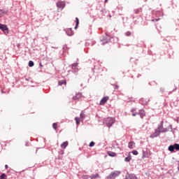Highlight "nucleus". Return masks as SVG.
<instances>
[{
	"label": "nucleus",
	"mask_w": 179,
	"mask_h": 179,
	"mask_svg": "<svg viewBox=\"0 0 179 179\" xmlns=\"http://www.w3.org/2000/svg\"><path fill=\"white\" fill-rule=\"evenodd\" d=\"M105 124L108 128H111L113 124H115V118L114 117H107L105 120Z\"/></svg>",
	"instance_id": "1"
},
{
	"label": "nucleus",
	"mask_w": 179,
	"mask_h": 179,
	"mask_svg": "<svg viewBox=\"0 0 179 179\" xmlns=\"http://www.w3.org/2000/svg\"><path fill=\"white\" fill-rule=\"evenodd\" d=\"M121 174L120 171H114L111 172L106 178V179H115Z\"/></svg>",
	"instance_id": "2"
},
{
	"label": "nucleus",
	"mask_w": 179,
	"mask_h": 179,
	"mask_svg": "<svg viewBox=\"0 0 179 179\" xmlns=\"http://www.w3.org/2000/svg\"><path fill=\"white\" fill-rule=\"evenodd\" d=\"M164 122L161 121L160 124H158V127L157 128V129L158 131H159L161 132V134H164V132H167L169 131V129H167V128L163 127Z\"/></svg>",
	"instance_id": "3"
},
{
	"label": "nucleus",
	"mask_w": 179,
	"mask_h": 179,
	"mask_svg": "<svg viewBox=\"0 0 179 179\" xmlns=\"http://www.w3.org/2000/svg\"><path fill=\"white\" fill-rule=\"evenodd\" d=\"M161 132L157 129H155V132L150 135V138H151L152 139L157 138V136H159Z\"/></svg>",
	"instance_id": "4"
},
{
	"label": "nucleus",
	"mask_w": 179,
	"mask_h": 179,
	"mask_svg": "<svg viewBox=\"0 0 179 179\" xmlns=\"http://www.w3.org/2000/svg\"><path fill=\"white\" fill-rule=\"evenodd\" d=\"M78 63H74L71 65V69L73 70V73H78L79 69H78Z\"/></svg>",
	"instance_id": "5"
},
{
	"label": "nucleus",
	"mask_w": 179,
	"mask_h": 179,
	"mask_svg": "<svg viewBox=\"0 0 179 179\" xmlns=\"http://www.w3.org/2000/svg\"><path fill=\"white\" fill-rule=\"evenodd\" d=\"M57 6L59 9L62 10L65 8V3L64 1H59L57 3Z\"/></svg>",
	"instance_id": "6"
},
{
	"label": "nucleus",
	"mask_w": 179,
	"mask_h": 179,
	"mask_svg": "<svg viewBox=\"0 0 179 179\" xmlns=\"http://www.w3.org/2000/svg\"><path fill=\"white\" fill-rule=\"evenodd\" d=\"M0 30L6 34L8 33V27L6 24H0Z\"/></svg>",
	"instance_id": "7"
},
{
	"label": "nucleus",
	"mask_w": 179,
	"mask_h": 179,
	"mask_svg": "<svg viewBox=\"0 0 179 179\" xmlns=\"http://www.w3.org/2000/svg\"><path fill=\"white\" fill-rule=\"evenodd\" d=\"M107 101H108V96H104L101 99L99 104L100 106H104V103H107Z\"/></svg>",
	"instance_id": "8"
},
{
	"label": "nucleus",
	"mask_w": 179,
	"mask_h": 179,
	"mask_svg": "<svg viewBox=\"0 0 179 179\" xmlns=\"http://www.w3.org/2000/svg\"><path fill=\"white\" fill-rule=\"evenodd\" d=\"M125 179H137L136 176L135 174L131 173L127 174L125 177Z\"/></svg>",
	"instance_id": "9"
},
{
	"label": "nucleus",
	"mask_w": 179,
	"mask_h": 179,
	"mask_svg": "<svg viewBox=\"0 0 179 179\" xmlns=\"http://www.w3.org/2000/svg\"><path fill=\"white\" fill-rule=\"evenodd\" d=\"M8 13L7 10L1 9L0 10V17H2L3 16H5Z\"/></svg>",
	"instance_id": "10"
},
{
	"label": "nucleus",
	"mask_w": 179,
	"mask_h": 179,
	"mask_svg": "<svg viewBox=\"0 0 179 179\" xmlns=\"http://www.w3.org/2000/svg\"><path fill=\"white\" fill-rule=\"evenodd\" d=\"M66 33L67 36H73V31H72V29L71 28L66 29Z\"/></svg>",
	"instance_id": "11"
},
{
	"label": "nucleus",
	"mask_w": 179,
	"mask_h": 179,
	"mask_svg": "<svg viewBox=\"0 0 179 179\" xmlns=\"http://www.w3.org/2000/svg\"><path fill=\"white\" fill-rule=\"evenodd\" d=\"M82 97V93H78L76 94L75 96L73 97V100H79V99H81Z\"/></svg>",
	"instance_id": "12"
},
{
	"label": "nucleus",
	"mask_w": 179,
	"mask_h": 179,
	"mask_svg": "<svg viewBox=\"0 0 179 179\" xmlns=\"http://www.w3.org/2000/svg\"><path fill=\"white\" fill-rule=\"evenodd\" d=\"M138 114H139L141 118H143V117H144L145 115H146V114L145 113V110H143V109H140V110H139Z\"/></svg>",
	"instance_id": "13"
},
{
	"label": "nucleus",
	"mask_w": 179,
	"mask_h": 179,
	"mask_svg": "<svg viewBox=\"0 0 179 179\" xmlns=\"http://www.w3.org/2000/svg\"><path fill=\"white\" fill-rule=\"evenodd\" d=\"M69 143L68 141H64L61 144L62 149H66V147L68 146Z\"/></svg>",
	"instance_id": "14"
},
{
	"label": "nucleus",
	"mask_w": 179,
	"mask_h": 179,
	"mask_svg": "<svg viewBox=\"0 0 179 179\" xmlns=\"http://www.w3.org/2000/svg\"><path fill=\"white\" fill-rule=\"evenodd\" d=\"M128 146H129V149H134V148H135V142L130 141L129 143V145Z\"/></svg>",
	"instance_id": "15"
},
{
	"label": "nucleus",
	"mask_w": 179,
	"mask_h": 179,
	"mask_svg": "<svg viewBox=\"0 0 179 179\" xmlns=\"http://www.w3.org/2000/svg\"><path fill=\"white\" fill-rule=\"evenodd\" d=\"M59 86H62V85H66V81L62 80L58 82Z\"/></svg>",
	"instance_id": "16"
},
{
	"label": "nucleus",
	"mask_w": 179,
	"mask_h": 179,
	"mask_svg": "<svg viewBox=\"0 0 179 179\" xmlns=\"http://www.w3.org/2000/svg\"><path fill=\"white\" fill-rule=\"evenodd\" d=\"M168 150H169V152H174V145H169Z\"/></svg>",
	"instance_id": "17"
},
{
	"label": "nucleus",
	"mask_w": 179,
	"mask_h": 179,
	"mask_svg": "<svg viewBox=\"0 0 179 179\" xmlns=\"http://www.w3.org/2000/svg\"><path fill=\"white\" fill-rule=\"evenodd\" d=\"M78 26H79V18H76V26L74 29H78Z\"/></svg>",
	"instance_id": "18"
},
{
	"label": "nucleus",
	"mask_w": 179,
	"mask_h": 179,
	"mask_svg": "<svg viewBox=\"0 0 179 179\" xmlns=\"http://www.w3.org/2000/svg\"><path fill=\"white\" fill-rule=\"evenodd\" d=\"M91 179H96L99 177V173H96L94 175H92L90 176Z\"/></svg>",
	"instance_id": "19"
},
{
	"label": "nucleus",
	"mask_w": 179,
	"mask_h": 179,
	"mask_svg": "<svg viewBox=\"0 0 179 179\" xmlns=\"http://www.w3.org/2000/svg\"><path fill=\"white\" fill-rule=\"evenodd\" d=\"M173 148L176 150H179V144L175 143Z\"/></svg>",
	"instance_id": "20"
},
{
	"label": "nucleus",
	"mask_w": 179,
	"mask_h": 179,
	"mask_svg": "<svg viewBox=\"0 0 179 179\" xmlns=\"http://www.w3.org/2000/svg\"><path fill=\"white\" fill-rule=\"evenodd\" d=\"M79 120H80L79 117H75V121L77 125H79V124H80V121Z\"/></svg>",
	"instance_id": "21"
},
{
	"label": "nucleus",
	"mask_w": 179,
	"mask_h": 179,
	"mask_svg": "<svg viewBox=\"0 0 179 179\" xmlns=\"http://www.w3.org/2000/svg\"><path fill=\"white\" fill-rule=\"evenodd\" d=\"M108 155L110 156V157H114L117 154H115V152H110L108 153Z\"/></svg>",
	"instance_id": "22"
},
{
	"label": "nucleus",
	"mask_w": 179,
	"mask_h": 179,
	"mask_svg": "<svg viewBox=\"0 0 179 179\" xmlns=\"http://www.w3.org/2000/svg\"><path fill=\"white\" fill-rule=\"evenodd\" d=\"M131 159H132V158L131 157V156L127 157L124 159V162H131Z\"/></svg>",
	"instance_id": "23"
},
{
	"label": "nucleus",
	"mask_w": 179,
	"mask_h": 179,
	"mask_svg": "<svg viewBox=\"0 0 179 179\" xmlns=\"http://www.w3.org/2000/svg\"><path fill=\"white\" fill-rule=\"evenodd\" d=\"M29 66H34V62L33 61H29Z\"/></svg>",
	"instance_id": "24"
},
{
	"label": "nucleus",
	"mask_w": 179,
	"mask_h": 179,
	"mask_svg": "<svg viewBox=\"0 0 179 179\" xmlns=\"http://www.w3.org/2000/svg\"><path fill=\"white\" fill-rule=\"evenodd\" d=\"M0 178H1V179H6V174L2 173V174L0 176Z\"/></svg>",
	"instance_id": "25"
},
{
	"label": "nucleus",
	"mask_w": 179,
	"mask_h": 179,
	"mask_svg": "<svg viewBox=\"0 0 179 179\" xmlns=\"http://www.w3.org/2000/svg\"><path fill=\"white\" fill-rule=\"evenodd\" d=\"M89 146L90 148H93V146H94V142L92 141L91 143H90Z\"/></svg>",
	"instance_id": "26"
},
{
	"label": "nucleus",
	"mask_w": 179,
	"mask_h": 179,
	"mask_svg": "<svg viewBox=\"0 0 179 179\" xmlns=\"http://www.w3.org/2000/svg\"><path fill=\"white\" fill-rule=\"evenodd\" d=\"M125 36H127V37H129L131 36V31H128L125 33Z\"/></svg>",
	"instance_id": "27"
},
{
	"label": "nucleus",
	"mask_w": 179,
	"mask_h": 179,
	"mask_svg": "<svg viewBox=\"0 0 179 179\" xmlns=\"http://www.w3.org/2000/svg\"><path fill=\"white\" fill-rule=\"evenodd\" d=\"M132 153L134 155V156H138V152L136 150H133Z\"/></svg>",
	"instance_id": "28"
},
{
	"label": "nucleus",
	"mask_w": 179,
	"mask_h": 179,
	"mask_svg": "<svg viewBox=\"0 0 179 179\" xmlns=\"http://www.w3.org/2000/svg\"><path fill=\"white\" fill-rule=\"evenodd\" d=\"M63 50H64V51H66V50H68V46L66 45H64L63 46Z\"/></svg>",
	"instance_id": "29"
},
{
	"label": "nucleus",
	"mask_w": 179,
	"mask_h": 179,
	"mask_svg": "<svg viewBox=\"0 0 179 179\" xmlns=\"http://www.w3.org/2000/svg\"><path fill=\"white\" fill-rule=\"evenodd\" d=\"M52 127L53 129H57V123H53Z\"/></svg>",
	"instance_id": "30"
},
{
	"label": "nucleus",
	"mask_w": 179,
	"mask_h": 179,
	"mask_svg": "<svg viewBox=\"0 0 179 179\" xmlns=\"http://www.w3.org/2000/svg\"><path fill=\"white\" fill-rule=\"evenodd\" d=\"M138 115H139L138 113H132V117H136Z\"/></svg>",
	"instance_id": "31"
},
{
	"label": "nucleus",
	"mask_w": 179,
	"mask_h": 179,
	"mask_svg": "<svg viewBox=\"0 0 179 179\" xmlns=\"http://www.w3.org/2000/svg\"><path fill=\"white\" fill-rule=\"evenodd\" d=\"M80 117L81 118H85V114L80 113Z\"/></svg>",
	"instance_id": "32"
},
{
	"label": "nucleus",
	"mask_w": 179,
	"mask_h": 179,
	"mask_svg": "<svg viewBox=\"0 0 179 179\" xmlns=\"http://www.w3.org/2000/svg\"><path fill=\"white\" fill-rule=\"evenodd\" d=\"M134 111H136V108H132V109L131 110V113H134Z\"/></svg>",
	"instance_id": "33"
},
{
	"label": "nucleus",
	"mask_w": 179,
	"mask_h": 179,
	"mask_svg": "<svg viewBox=\"0 0 179 179\" xmlns=\"http://www.w3.org/2000/svg\"><path fill=\"white\" fill-rule=\"evenodd\" d=\"M83 178H84V179H87V178H89V176H83Z\"/></svg>",
	"instance_id": "34"
},
{
	"label": "nucleus",
	"mask_w": 179,
	"mask_h": 179,
	"mask_svg": "<svg viewBox=\"0 0 179 179\" xmlns=\"http://www.w3.org/2000/svg\"><path fill=\"white\" fill-rule=\"evenodd\" d=\"M135 13H136V14H138V13H139V10H135Z\"/></svg>",
	"instance_id": "35"
},
{
	"label": "nucleus",
	"mask_w": 179,
	"mask_h": 179,
	"mask_svg": "<svg viewBox=\"0 0 179 179\" xmlns=\"http://www.w3.org/2000/svg\"><path fill=\"white\" fill-rule=\"evenodd\" d=\"M155 22H159V19L152 20V22H155Z\"/></svg>",
	"instance_id": "36"
},
{
	"label": "nucleus",
	"mask_w": 179,
	"mask_h": 179,
	"mask_svg": "<svg viewBox=\"0 0 179 179\" xmlns=\"http://www.w3.org/2000/svg\"><path fill=\"white\" fill-rule=\"evenodd\" d=\"M8 165H5V169H6V170H8Z\"/></svg>",
	"instance_id": "37"
},
{
	"label": "nucleus",
	"mask_w": 179,
	"mask_h": 179,
	"mask_svg": "<svg viewBox=\"0 0 179 179\" xmlns=\"http://www.w3.org/2000/svg\"><path fill=\"white\" fill-rule=\"evenodd\" d=\"M105 3H107V2H108V0H105Z\"/></svg>",
	"instance_id": "38"
},
{
	"label": "nucleus",
	"mask_w": 179,
	"mask_h": 179,
	"mask_svg": "<svg viewBox=\"0 0 179 179\" xmlns=\"http://www.w3.org/2000/svg\"><path fill=\"white\" fill-rule=\"evenodd\" d=\"M106 43H108V42L106 41H105V43H103V44H106Z\"/></svg>",
	"instance_id": "39"
},
{
	"label": "nucleus",
	"mask_w": 179,
	"mask_h": 179,
	"mask_svg": "<svg viewBox=\"0 0 179 179\" xmlns=\"http://www.w3.org/2000/svg\"><path fill=\"white\" fill-rule=\"evenodd\" d=\"M115 89H118V86H117V85H116V87H115Z\"/></svg>",
	"instance_id": "40"
},
{
	"label": "nucleus",
	"mask_w": 179,
	"mask_h": 179,
	"mask_svg": "<svg viewBox=\"0 0 179 179\" xmlns=\"http://www.w3.org/2000/svg\"><path fill=\"white\" fill-rule=\"evenodd\" d=\"M178 171H179V166H178Z\"/></svg>",
	"instance_id": "41"
},
{
	"label": "nucleus",
	"mask_w": 179,
	"mask_h": 179,
	"mask_svg": "<svg viewBox=\"0 0 179 179\" xmlns=\"http://www.w3.org/2000/svg\"><path fill=\"white\" fill-rule=\"evenodd\" d=\"M1 93H3V91H1Z\"/></svg>",
	"instance_id": "42"
},
{
	"label": "nucleus",
	"mask_w": 179,
	"mask_h": 179,
	"mask_svg": "<svg viewBox=\"0 0 179 179\" xmlns=\"http://www.w3.org/2000/svg\"><path fill=\"white\" fill-rule=\"evenodd\" d=\"M86 45H87V43H86Z\"/></svg>",
	"instance_id": "43"
}]
</instances>
